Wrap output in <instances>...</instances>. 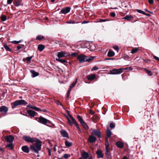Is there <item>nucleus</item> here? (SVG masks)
Instances as JSON below:
<instances>
[{
	"instance_id": "f257e3e1",
	"label": "nucleus",
	"mask_w": 159,
	"mask_h": 159,
	"mask_svg": "<svg viewBox=\"0 0 159 159\" xmlns=\"http://www.w3.org/2000/svg\"><path fill=\"white\" fill-rule=\"evenodd\" d=\"M34 140L35 143H34V146L31 145L30 146V149L32 152L36 153H39V151L41 150L42 142L39 139L35 138Z\"/></svg>"
},
{
	"instance_id": "f03ea898",
	"label": "nucleus",
	"mask_w": 159,
	"mask_h": 159,
	"mask_svg": "<svg viewBox=\"0 0 159 159\" xmlns=\"http://www.w3.org/2000/svg\"><path fill=\"white\" fill-rule=\"evenodd\" d=\"M95 57L93 56H86L85 55L82 54L78 55L77 59L79 61L80 63H82L84 61L89 62Z\"/></svg>"
},
{
	"instance_id": "7ed1b4c3",
	"label": "nucleus",
	"mask_w": 159,
	"mask_h": 159,
	"mask_svg": "<svg viewBox=\"0 0 159 159\" xmlns=\"http://www.w3.org/2000/svg\"><path fill=\"white\" fill-rule=\"evenodd\" d=\"M27 104H28V103L24 100H16L11 103L12 109H14L15 108L14 106H17L21 105L25 106Z\"/></svg>"
},
{
	"instance_id": "20e7f679",
	"label": "nucleus",
	"mask_w": 159,
	"mask_h": 159,
	"mask_svg": "<svg viewBox=\"0 0 159 159\" xmlns=\"http://www.w3.org/2000/svg\"><path fill=\"white\" fill-rule=\"evenodd\" d=\"M39 120V122L43 125H46L48 126H51V122L43 117L40 116L39 117L37 118Z\"/></svg>"
},
{
	"instance_id": "39448f33",
	"label": "nucleus",
	"mask_w": 159,
	"mask_h": 159,
	"mask_svg": "<svg viewBox=\"0 0 159 159\" xmlns=\"http://www.w3.org/2000/svg\"><path fill=\"white\" fill-rule=\"evenodd\" d=\"M35 138L33 137L31 138L30 136L27 135H24L23 136V139L26 142L28 143H33L34 142V139Z\"/></svg>"
},
{
	"instance_id": "423d86ee",
	"label": "nucleus",
	"mask_w": 159,
	"mask_h": 159,
	"mask_svg": "<svg viewBox=\"0 0 159 159\" xmlns=\"http://www.w3.org/2000/svg\"><path fill=\"white\" fill-rule=\"evenodd\" d=\"M91 134L94 135L99 138H101V133L99 129H91Z\"/></svg>"
},
{
	"instance_id": "0eeeda50",
	"label": "nucleus",
	"mask_w": 159,
	"mask_h": 159,
	"mask_svg": "<svg viewBox=\"0 0 159 159\" xmlns=\"http://www.w3.org/2000/svg\"><path fill=\"white\" fill-rule=\"evenodd\" d=\"M123 70L121 68L118 69H114L111 70V73L113 75L120 74L123 72Z\"/></svg>"
},
{
	"instance_id": "6e6552de",
	"label": "nucleus",
	"mask_w": 159,
	"mask_h": 159,
	"mask_svg": "<svg viewBox=\"0 0 159 159\" xmlns=\"http://www.w3.org/2000/svg\"><path fill=\"white\" fill-rule=\"evenodd\" d=\"M69 55L70 53L69 52L66 53L65 52L61 51L58 52L57 56L60 58L63 57L68 56Z\"/></svg>"
},
{
	"instance_id": "1a4fd4ad",
	"label": "nucleus",
	"mask_w": 159,
	"mask_h": 159,
	"mask_svg": "<svg viewBox=\"0 0 159 159\" xmlns=\"http://www.w3.org/2000/svg\"><path fill=\"white\" fill-rule=\"evenodd\" d=\"M71 9V8L69 7H66L63 8L61 11L60 12L61 13L66 14L69 13Z\"/></svg>"
},
{
	"instance_id": "9d476101",
	"label": "nucleus",
	"mask_w": 159,
	"mask_h": 159,
	"mask_svg": "<svg viewBox=\"0 0 159 159\" xmlns=\"http://www.w3.org/2000/svg\"><path fill=\"white\" fill-rule=\"evenodd\" d=\"M27 113L31 118L34 117V116H36V115L37 114V113L35 111L31 110H28Z\"/></svg>"
},
{
	"instance_id": "9b49d317",
	"label": "nucleus",
	"mask_w": 159,
	"mask_h": 159,
	"mask_svg": "<svg viewBox=\"0 0 159 159\" xmlns=\"http://www.w3.org/2000/svg\"><path fill=\"white\" fill-rule=\"evenodd\" d=\"M66 118L68 120L67 123L71 126H72L73 124L75 123L76 122L75 120L73 117H72L71 118L72 121H71L70 118L68 117H66Z\"/></svg>"
},
{
	"instance_id": "f8f14e48",
	"label": "nucleus",
	"mask_w": 159,
	"mask_h": 159,
	"mask_svg": "<svg viewBox=\"0 0 159 159\" xmlns=\"http://www.w3.org/2000/svg\"><path fill=\"white\" fill-rule=\"evenodd\" d=\"M87 78L88 80L92 81L96 79V75L95 74H91L88 75L87 76Z\"/></svg>"
},
{
	"instance_id": "ddd939ff",
	"label": "nucleus",
	"mask_w": 159,
	"mask_h": 159,
	"mask_svg": "<svg viewBox=\"0 0 159 159\" xmlns=\"http://www.w3.org/2000/svg\"><path fill=\"white\" fill-rule=\"evenodd\" d=\"M6 140L8 142L12 143L14 139V137L12 135H9L6 136L5 138Z\"/></svg>"
},
{
	"instance_id": "4468645a",
	"label": "nucleus",
	"mask_w": 159,
	"mask_h": 159,
	"mask_svg": "<svg viewBox=\"0 0 159 159\" xmlns=\"http://www.w3.org/2000/svg\"><path fill=\"white\" fill-rule=\"evenodd\" d=\"M97 140L96 137L93 135H90L88 139V141L91 143H93L95 142Z\"/></svg>"
},
{
	"instance_id": "2eb2a0df",
	"label": "nucleus",
	"mask_w": 159,
	"mask_h": 159,
	"mask_svg": "<svg viewBox=\"0 0 159 159\" xmlns=\"http://www.w3.org/2000/svg\"><path fill=\"white\" fill-rule=\"evenodd\" d=\"M96 153L97 155V157L98 158H99L103 157V155L102 153V150L100 149H98Z\"/></svg>"
},
{
	"instance_id": "dca6fc26",
	"label": "nucleus",
	"mask_w": 159,
	"mask_h": 159,
	"mask_svg": "<svg viewBox=\"0 0 159 159\" xmlns=\"http://www.w3.org/2000/svg\"><path fill=\"white\" fill-rule=\"evenodd\" d=\"M8 108L6 106H2L0 107V112L6 113L8 111Z\"/></svg>"
},
{
	"instance_id": "f3484780",
	"label": "nucleus",
	"mask_w": 159,
	"mask_h": 159,
	"mask_svg": "<svg viewBox=\"0 0 159 159\" xmlns=\"http://www.w3.org/2000/svg\"><path fill=\"white\" fill-rule=\"evenodd\" d=\"M60 132L63 137L69 138L68 134L65 130L62 129L60 131Z\"/></svg>"
},
{
	"instance_id": "a211bd4d",
	"label": "nucleus",
	"mask_w": 159,
	"mask_h": 159,
	"mask_svg": "<svg viewBox=\"0 0 159 159\" xmlns=\"http://www.w3.org/2000/svg\"><path fill=\"white\" fill-rule=\"evenodd\" d=\"M106 139H108L111 137L112 133L111 131L108 128H107L106 131Z\"/></svg>"
},
{
	"instance_id": "6ab92c4d",
	"label": "nucleus",
	"mask_w": 159,
	"mask_h": 159,
	"mask_svg": "<svg viewBox=\"0 0 159 159\" xmlns=\"http://www.w3.org/2000/svg\"><path fill=\"white\" fill-rule=\"evenodd\" d=\"M92 120L94 122L96 123L99 120V118L96 114H94L92 117Z\"/></svg>"
},
{
	"instance_id": "aec40b11",
	"label": "nucleus",
	"mask_w": 159,
	"mask_h": 159,
	"mask_svg": "<svg viewBox=\"0 0 159 159\" xmlns=\"http://www.w3.org/2000/svg\"><path fill=\"white\" fill-rule=\"evenodd\" d=\"M21 149L23 152H25L28 153L29 152V150L28 146L27 145H25L22 146Z\"/></svg>"
},
{
	"instance_id": "412c9836",
	"label": "nucleus",
	"mask_w": 159,
	"mask_h": 159,
	"mask_svg": "<svg viewBox=\"0 0 159 159\" xmlns=\"http://www.w3.org/2000/svg\"><path fill=\"white\" fill-rule=\"evenodd\" d=\"M116 145L120 148H122L124 147L123 143L120 141L117 142L116 143Z\"/></svg>"
},
{
	"instance_id": "4be33fe9",
	"label": "nucleus",
	"mask_w": 159,
	"mask_h": 159,
	"mask_svg": "<svg viewBox=\"0 0 159 159\" xmlns=\"http://www.w3.org/2000/svg\"><path fill=\"white\" fill-rule=\"evenodd\" d=\"M105 143V151H110L109 144L108 142V139H106Z\"/></svg>"
},
{
	"instance_id": "5701e85b",
	"label": "nucleus",
	"mask_w": 159,
	"mask_h": 159,
	"mask_svg": "<svg viewBox=\"0 0 159 159\" xmlns=\"http://www.w3.org/2000/svg\"><path fill=\"white\" fill-rule=\"evenodd\" d=\"M133 18V16L132 15H127L126 16L124 17L123 18V19H125L128 21H130L132 20Z\"/></svg>"
},
{
	"instance_id": "b1692460",
	"label": "nucleus",
	"mask_w": 159,
	"mask_h": 159,
	"mask_svg": "<svg viewBox=\"0 0 159 159\" xmlns=\"http://www.w3.org/2000/svg\"><path fill=\"white\" fill-rule=\"evenodd\" d=\"M105 155L107 159H111V155L110 151H105Z\"/></svg>"
},
{
	"instance_id": "393cba45",
	"label": "nucleus",
	"mask_w": 159,
	"mask_h": 159,
	"mask_svg": "<svg viewBox=\"0 0 159 159\" xmlns=\"http://www.w3.org/2000/svg\"><path fill=\"white\" fill-rule=\"evenodd\" d=\"M30 72L32 74V76L33 77H34L39 75V73L36 72L34 70H30Z\"/></svg>"
},
{
	"instance_id": "a878e982",
	"label": "nucleus",
	"mask_w": 159,
	"mask_h": 159,
	"mask_svg": "<svg viewBox=\"0 0 159 159\" xmlns=\"http://www.w3.org/2000/svg\"><path fill=\"white\" fill-rule=\"evenodd\" d=\"M22 0H15L14 1V4L16 7H18L20 5Z\"/></svg>"
},
{
	"instance_id": "bb28decb",
	"label": "nucleus",
	"mask_w": 159,
	"mask_h": 159,
	"mask_svg": "<svg viewBox=\"0 0 159 159\" xmlns=\"http://www.w3.org/2000/svg\"><path fill=\"white\" fill-rule=\"evenodd\" d=\"M33 57L32 56L30 57H27L26 58H24L22 60L23 61L25 62L26 61H27V63H29L31 59Z\"/></svg>"
},
{
	"instance_id": "cd10ccee",
	"label": "nucleus",
	"mask_w": 159,
	"mask_h": 159,
	"mask_svg": "<svg viewBox=\"0 0 159 159\" xmlns=\"http://www.w3.org/2000/svg\"><path fill=\"white\" fill-rule=\"evenodd\" d=\"M82 156L83 157V158L84 159H87L89 157V154L85 152H84L82 154Z\"/></svg>"
},
{
	"instance_id": "c85d7f7f",
	"label": "nucleus",
	"mask_w": 159,
	"mask_h": 159,
	"mask_svg": "<svg viewBox=\"0 0 159 159\" xmlns=\"http://www.w3.org/2000/svg\"><path fill=\"white\" fill-rule=\"evenodd\" d=\"M45 48L44 45L42 44H39L38 46V49L40 52L42 51Z\"/></svg>"
},
{
	"instance_id": "c756f323",
	"label": "nucleus",
	"mask_w": 159,
	"mask_h": 159,
	"mask_svg": "<svg viewBox=\"0 0 159 159\" xmlns=\"http://www.w3.org/2000/svg\"><path fill=\"white\" fill-rule=\"evenodd\" d=\"M115 55V53L111 50H109L107 53V56L109 57H112Z\"/></svg>"
},
{
	"instance_id": "7c9ffc66",
	"label": "nucleus",
	"mask_w": 159,
	"mask_h": 159,
	"mask_svg": "<svg viewBox=\"0 0 159 159\" xmlns=\"http://www.w3.org/2000/svg\"><path fill=\"white\" fill-rule=\"evenodd\" d=\"M3 47L7 51L10 52L12 51L11 49L9 47L7 44H4L3 45Z\"/></svg>"
},
{
	"instance_id": "2f4dec72",
	"label": "nucleus",
	"mask_w": 159,
	"mask_h": 159,
	"mask_svg": "<svg viewBox=\"0 0 159 159\" xmlns=\"http://www.w3.org/2000/svg\"><path fill=\"white\" fill-rule=\"evenodd\" d=\"M65 144L67 147H69L72 145V142H69L67 140H66L65 141Z\"/></svg>"
},
{
	"instance_id": "473e14b6",
	"label": "nucleus",
	"mask_w": 159,
	"mask_h": 159,
	"mask_svg": "<svg viewBox=\"0 0 159 159\" xmlns=\"http://www.w3.org/2000/svg\"><path fill=\"white\" fill-rule=\"evenodd\" d=\"M84 128L86 130H87L89 129V127L86 123L84 121L81 124Z\"/></svg>"
},
{
	"instance_id": "72a5a7b5",
	"label": "nucleus",
	"mask_w": 159,
	"mask_h": 159,
	"mask_svg": "<svg viewBox=\"0 0 159 159\" xmlns=\"http://www.w3.org/2000/svg\"><path fill=\"white\" fill-rule=\"evenodd\" d=\"M6 147L9 148H10V149L12 150L14 148V146L13 145L12 143H10L7 145Z\"/></svg>"
},
{
	"instance_id": "f704fd0d",
	"label": "nucleus",
	"mask_w": 159,
	"mask_h": 159,
	"mask_svg": "<svg viewBox=\"0 0 159 159\" xmlns=\"http://www.w3.org/2000/svg\"><path fill=\"white\" fill-rule=\"evenodd\" d=\"M56 60L57 61L60 62L64 64L65 65H66L65 64V63L67 62V61L64 59H56Z\"/></svg>"
},
{
	"instance_id": "c9c22d12",
	"label": "nucleus",
	"mask_w": 159,
	"mask_h": 159,
	"mask_svg": "<svg viewBox=\"0 0 159 159\" xmlns=\"http://www.w3.org/2000/svg\"><path fill=\"white\" fill-rule=\"evenodd\" d=\"M144 70L147 73L148 75L152 76V73L151 71L148 70L146 68H144Z\"/></svg>"
},
{
	"instance_id": "e433bc0d",
	"label": "nucleus",
	"mask_w": 159,
	"mask_h": 159,
	"mask_svg": "<svg viewBox=\"0 0 159 159\" xmlns=\"http://www.w3.org/2000/svg\"><path fill=\"white\" fill-rule=\"evenodd\" d=\"M44 39V36L41 35H39L36 37V39L37 40L40 41Z\"/></svg>"
},
{
	"instance_id": "4c0bfd02",
	"label": "nucleus",
	"mask_w": 159,
	"mask_h": 159,
	"mask_svg": "<svg viewBox=\"0 0 159 159\" xmlns=\"http://www.w3.org/2000/svg\"><path fill=\"white\" fill-rule=\"evenodd\" d=\"M7 16L4 15H2L1 17V19L2 21H4L7 20Z\"/></svg>"
},
{
	"instance_id": "58836bf2",
	"label": "nucleus",
	"mask_w": 159,
	"mask_h": 159,
	"mask_svg": "<svg viewBox=\"0 0 159 159\" xmlns=\"http://www.w3.org/2000/svg\"><path fill=\"white\" fill-rule=\"evenodd\" d=\"M77 81V80H76V81L75 82H74L73 83H72L70 85V89H71V88H73L75 85Z\"/></svg>"
},
{
	"instance_id": "ea45409f",
	"label": "nucleus",
	"mask_w": 159,
	"mask_h": 159,
	"mask_svg": "<svg viewBox=\"0 0 159 159\" xmlns=\"http://www.w3.org/2000/svg\"><path fill=\"white\" fill-rule=\"evenodd\" d=\"M77 119L79 121L81 124H82V123L84 122L82 118L81 117V116H80L77 115Z\"/></svg>"
},
{
	"instance_id": "a19ab883",
	"label": "nucleus",
	"mask_w": 159,
	"mask_h": 159,
	"mask_svg": "<svg viewBox=\"0 0 159 159\" xmlns=\"http://www.w3.org/2000/svg\"><path fill=\"white\" fill-rule=\"evenodd\" d=\"M80 22H79V23ZM66 23L67 24H75L77 23L78 22H75L74 20H70L66 22Z\"/></svg>"
},
{
	"instance_id": "79ce46f5",
	"label": "nucleus",
	"mask_w": 159,
	"mask_h": 159,
	"mask_svg": "<svg viewBox=\"0 0 159 159\" xmlns=\"http://www.w3.org/2000/svg\"><path fill=\"white\" fill-rule=\"evenodd\" d=\"M71 90V89L69 88V89H68V91H67V93L66 98L68 99V98H69V97L70 95V92Z\"/></svg>"
},
{
	"instance_id": "37998d69",
	"label": "nucleus",
	"mask_w": 159,
	"mask_h": 159,
	"mask_svg": "<svg viewBox=\"0 0 159 159\" xmlns=\"http://www.w3.org/2000/svg\"><path fill=\"white\" fill-rule=\"evenodd\" d=\"M138 50V48H134L132 49L131 52L132 53H134L137 52Z\"/></svg>"
},
{
	"instance_id": "c03bdc74",
	"label": "nucleus",
	"mask_w": 159,
	"mask_h": 159,
	"mask_svg": "<svg viewBox=\"0 0 159 159\" xmlns=\"http://www.w3.org/2000/svg\"><path fill=\"white\" fill-rule=\"evenodd\" d=\"M22 40H20L19 41H12L11 42L14 44H17L19 43H21L22 42Z\"/></svg>"
},
{
	"instance_id": "a18cd8bd",
	"label": "nucleus",
	"mask_w": 159,
	"mask_h": 159,
	"mask_svg": "<svg viewBox=\"0 0 159 159\" xmlns=\"http://www.w3.org/2000/svg\"><path fill=\"white\" fill-rule=\"evenodd\" d=\"M135 11L139 13H142L143 15L145 14V12L141 10L137 9L135 10Z\"/></svg>"
},
{
	"instance_id": "49530a36",
	"label": "nucleus",
	"mask_w": 159,
	"mask_h": 159,
	"mask_svg": "<svg viewBox=\"0 0 159 159\" xmlns=\"http://www.w3.org/2000/svg\"><path fill=\"white\" fill-rule=\"evenodd\" d=\"M108 21V20L107 19H99L98 21V22H105L106 21Z\"/></svg>"
},
{
	"instance_id": "de8ad7c7",
	"label": "nucleus",
	"mask_w": 159,
	"mask_h": 159,
	"mask_svg": "<svg viewBox=\"0 0 159 159\" xmlns=\"http://www.w3.org/2000/svg\"><path fill=\"white\" fill-rule=\"evenodd\" d=\"M110 127L111 129L114 128L115 127V124L113 123H111L110 124Z\"/></svg>"
},
{
	"instance_id": "09e8293b",
	"label": "nucleus",
	"mask_w": 159,
	"mask_h": 159,
	"mask_svg": "<svg viewBox=\"0 0 159 159\" xmlns=\"http://www.w3.org/2000/svg\"><path fill=\"white\" fill-rule=\"evenodd\" d=\"M143 60L146 63H148L150 61V60L149 59H143Z\"/></svg>"
},
{
	"instance_id": "8fccbe9b",
	"label": "nucleus",
	"mask_w": 159,
	"mask_h": 159,
	"mask_svg": "<svg viewBox=\"0 0 159 159\" xmlns=\"http://www.w3.org/2000/svg\"><path fill=\"white\" fill-rule=\"evenodd\" d=\"M27 108H31V109H34V107L32 105H30V104H29V105H28L27 106Z\"/></svg>"
},
{
	"instance_id": "3c124183",
	"label": "nucleus",
	"mask_w": 159,
	"mask_h": 159,
	"mask_svg": "<svg viewBox=\"0 0 159 159\" xmlns=\"http://www.w3.org/2000/svg\"><path fill=\"white\" fill-rule=\"evenodd\" d=\"M70 156L67 154H64L63 157L66 159L68 158Z\"/></svg>"
},
{
	"instance_id": "603ef678",
	"label": "nucleus",
	"mask_w": 159,
	"mask_h": 159,
	"mask_svg": "<svg viewBox=\"0 0 159 159\" xmlns=\"http://www.w3.org/2000/svg\"><path fill=\"white\" fill-rule=\"evenodd\" d=\"M72 57H75V56H76L78 55L77 53L76 52H73L70 55Z\"/></svg>"
},
{
	"instance_id": "864d4df0",
	"label": "nucleus",
	"mask_w": 159,
	"mask_h": 159,
	"mask_svg": "<svg viewBox=\"0 0 159 159\" xmlns=\"http://www.w3.org/2000/svg\"><path fill=\"white\" fill-rule=\"evenodd\" d=\"M34 109L37 111H41L40 109L37 107H34Z\"/></svg>"
},
{
	"instance_id": "5fc2aeb1",
	"label": "nucleus",
	"mask_w": 159,
	"mask_h": 159,
	"mask_svg": "<svg viewBox=\"0 0 159 159\" xmlns=\"http://www.w3.org/2000/svg\"><path fill=\"white\" fill-rule=\"evenodd\" d=\"M110 16L111 17H115V16H116V14H115V13L114 12H111L110 13Z\"/></svg>"
},
{
	"instance_id": "6e6d98bb",
	"label": "nucleus",
	"mask_w": 159,
	"mask_h": 159,
	"mask_svg": "<svg viewBox=\"0 0 159 159\" xmlns=\"http://www.w3.org/2000/svg\"><path fill=\"white\" fill-rule=\"evenodd\" d=\"M113 48L116 50L118 51L119 50V47L117 46H115L113 47Z\"/></svg>"
},
{
	"instance_id": "4d7b16f0",
	"label": "nucleus",
	"mask_w": 159,
	"mask_h": 159,
	"mask_svg": "<svg viewBox=\"0 0 159 159\" xmlns=\"http://www.w3.org/2000/svg\"><path fill=\"white\" fill-rule=\"evenodd\" d=\"M148 3L150 4H152L154 2L153 0H148Z\"/></svg>"
},
{
	"instance_id": "13d9d810",
	"label": "nucleus",
	"mask_w": 159,
	"mask_h": 159,
	"mask_svg": "<svg viewBox=\"0 0 159 159\" xmlns=\"http://www.w3.org/2000/svg\"><path fill=\"white\" fill-rule=\"evenodd\" d=\"M13 1V0H7V3L8 4H10L12 3Z\"/></svg>"
},
{
	"instance_id": "bf43d9fd",
	"label": "nucleus",
	"mask_w": 159,
	"mask_h": 159,
	"mask_svg": "<svg viewBox=\"0 0 159 159\" xmlns=\"http://www.w3.org/2000/svg\"><path fill=\"white\" fill-rule=\"evenodd\" d=\"M98 68L97 66H95L93 68L92 70H98Z\"/></svg>"
},
{
	"instance_id": "052dcab7",
	"label": "nucleus",
	"mask_w": 159,
	"mask_h": 159,
	"mask_svg": "<svg viewBox=\"0 0 159 159\" xmlns=\"http://www.w3.org/2000/svg\"><path fill=\"white\" fill-rule=\"evenodd\" d=\"M153 57L154 59H155V60H156L157 61H159V57H156L155 56H154Z\"/></svg>"
},
{
	"instance_id": "680f3d73",
	"label": "nucleus",
	"mask_w": 159,
	"mask_h": 159,
	"mask_svg": "<svg viewBox=\"0 0 159 159\" xmlns=\"http://www.w3.org/2000/svg\"><path fill=\"white\" fill-rule=\"evenodd\" d=\"M89 113L93 115L94 114V112L92 110H90L89 111Z\"/></svg>"
},
{
	"instance_id": "e2e57ef3",
	"label": "nucleus",
	"mask_w": 159,
	"mask_h": 159,
	"mask_svg": "<svg viewBox=\"0 0 159 159\" xmlns=\"http://www.w3.org/2000/svg\"><path fill=\"white\" fill-rule=\"evenodd\" d=\"M21 48V46H18L16 47V50H19Z\"/></svg>"
},
{
	"instance_id": "0e129e2a",
	"label": "nucleus",
	"mask_w": 159,
	"mask_h": 159,
	"mask_svg": "<svg viewBox=\"0 0 159 159\" xmlns=\"http://www.w3.org/2000/svg\"><path fill=\"white\" fill-rule=\"evenodd\" d=\"M89 21L84 20L82 22V24L88 23H89Z\"/></svg>"
},
{
	"instance_id": "69168bd1",
	"label": "nucleus",
	"mask_w": 159,
	"mask_h": 159,
	"mask_svg": "<svg viewBox=\"0 0 159 159\" xmlns=\"http://www.w3.org/2000/svg\"><path fill=\"white\" fill-rule=\"evenodd\" d=\"M48 155L50 156L51 155V150L49 149H48Z\"/></svg>"
},
{
	"instance_id": "338daca9",
	"label": "nucleus",
	"mask_w": 159,
	"mask_h": 159,
	"mask_svg": "<svg viewBox=\"0 0 159 159\" xmlns=\"http://www.w3.org/2000/svg\"><path fill=\"white\" fill-rule=\"evenodd\" d=\"M68 116L70 118H72V117H73L71 115V114H70L69 113V111H68Z\"/></svg>"
},
{
	"instance_id": "774afa93",
	"label": "nucleus",
	"mask_w": 159,
	"mask_h": 159,
	"mask_svg": "<svg viewBox=\"0 0 159 159\" xmlns=\"http://www.w3.org/2000/svg\"><path fill=\"white\" fill-rule=\"evenodd\" d=\"M128 70H133V68L132 67H128Z\"/></svg>"
}]
</instances>
